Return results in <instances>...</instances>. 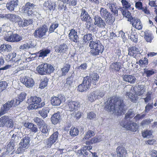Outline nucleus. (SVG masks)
<instances>
[{"instance_id":"c03bdc74","label":"nucleus","mask_w":157,"mask_h":157,"mask_svg":"<svg viewBox=\"0 0 157 157\" xmlns=\"http://www.w3.org/2000/svg\"><path fill=\"white\" fill-rule=\"evenodd\" d=\"M50 50L48 49H44L41 50L39 52V57L44 58L47 56V55L50 53Z\"/></svg>"},{"instance_id":"49530a36","label":"nucleus","mask_w":157,"mask_h":157,"mask_svg":"<svg viewBox=\"0 0 157 157\" xmlns=\"http://www.w3.org/2000/svg\"><path fill=\"white\" fill-rule=\"evenodd\" d=\"M26 94L25 92L21 93L18 96V100L17 99H14L16 103L18 105L20 104L25 99Z\"/></svg>"},{"instance_id":"7c9ffc66","label":"nucleus","mask_w":157,"mask_h":157,"mask_svg":"<svg viewBox=\"0 0 157 157\" xmlns=\"http://www.w3.org/2000/svg\"><path fill=\"white\" fill-rule=\"evenodd\" d=\"M46 63L41 64L38 66L36 68V71L38 73L41 75L45 74L47 66Z\"/></svg>"},{"instance_id":"dca6fc26","label":"nucleus","mask_w":157,"mask_h":157,"mask_svg":"<svg viewBox=\"0 0 157 157\" xmlns=\"http://www.w3.org/2000/svg\"><path fill=\"white\" fill-rule=\"evenodd\" d=\"M51 104L54 106L59 105L62 102L65 101V98L63 96L59 95L58 97H52L51 100Z\"/></svg>"},{"instance_id":"bb28decb","label":"nucleus","mask_w":157,"mask_h":157,"mask_svg":"<svg viewBox=\"0 0 157 157\" xmlns=\"http://www.w3.org/2000/svg\"><path fill=\"white\" fill-rule=\"evenodd\" d=\"M122 78L124 81L131 84L135 83L136 81V77L132 75H125L123 76Z\"/></svg>"},{"instance_id":"a211bd4d","label":"nucleus","mask_w":157,"mask_h":157,"mask_svg":"<svg viewBox=\"0 0 157 157\" xmlns=\"http://www.w3.org/2000/svg\"><path fill=\"white\" fill-rule=\"evenodd\" d=\"M21 82L28 88L33 86L34 84L33 79L28 77H24L22 78L21 80Z\"/></svg>"},{"instance_id":"e433bc0d","label":"nucleus","mask_w":157,"mask_h":157,"mask_svg":"<svg viewBox=\"0 0 157 157\" xmlns=\"http://www.w3.org/2000/svg\"><path fill=\"white\" fill-rule=\"evenodd\" d=\"M55 4L54 3L50 4L48 2H45L44 4L43 9L44 10H53L55 8Z\"/></svg>"},{"instance_id":"a18cd8bd","label":"nucleus","mask_w":157,"mask_h":157,"mask_svg":"<svg viewBox=\"0 0 157 157\" xmlns=\"http://www.w3.org/2000/svg\"><path fill=\"white\" fill-rule=\"evenodd\" d=\"M144 38L146 40L147 42H151L153 38L152 34L146 31L144 32Z\"/></svg>"},{"instance_id":"052dcab7","label":"nucleus","mask_w":157,"mask_h":157,"mask_svg":"<svg viewBox=\"0 0 157 157\" xmlns=\"http://www.w3.org/2000/svg\"><path fill=\"white\" fill-rule=\"evenodd\" d=\"M48 79L46 77H44L41 80V82L40 85V87L41 89H44L47 85Z\"/></svg>"},{"instance_id":"f704fd0d","label":"nucleus","mask_w":157,"mask_h":157,"mask_svg":"<svg viewBox=\"0 0 157 157\" xmlns=\"http://www.w3.org/2000/svg\"><path fill=\"white\" fill-rule=\"evenodd\" d=\"M97 98H98V93L97 91H93L88 96V100L90 102L95 101Z\"/></svg>"},{"instance_id":"ddd939ff","label":"nucleus","mask_w":157,"mask_h":157,"mask_svg":"<svg viewBox=\"0 0 157 157\" xmlns=\"http://www.w3.org/2000/svg\"><path fill=\"white\" fill-rule=\"evenodd\" d=\"M121 125L127 129L132 132H135L138 128V127L136 123L132 121L128 122L127 123L124 121L120 123Z\"/></svg>"},{"instance_id":"4be33fe9","label":"nucleus","mask_w":157,"mask_h":157,"mask_svg":"<svg viewBox=\"0 0 157 157\" xmlns=\"http://www.w3.org/2000/svg\"><path fill=\"white\" fill-rule=\"evenodd\" d=\"M131 19L130 21L132 26L138 30L141 29L142 25L141 23L140 19L135 17Z\"/></svg>"},{"instance_id":"72a5a7b5","label":"nucleus","mask_w":157,"mask_h":157,"mask_svg":"<svg viewBox=\"0 0 157 157\" xmlns=\"http://www.w3.org/2000/svg\"><path fill=\"white\" fill-rule=\"evenodd\" d=\"M123 7H120V8H124V10H132L134 9L133 7H131V2L128 1V0H124L121 1Z\"/></svg>"},{"instance_id":"37998d69","label":"nucleus","mask_w":157,"mask_h":157,"mask_svg":"<svg viewBox=\"0 0 157 157\" xmlns=\"http://www.w3.org/2000/svg\"><path fill=\"white\" fill-rule=\"evenodd\" d=\"M125 95L131 99V101L133 102H136L138 99V97L137 95L133 94L131 92H126Z\"/></svg>"},{"instance_id":"58836bf2","label":"nucleus","mask_w":157,"mask_h":157,"mask_svg":"<svg viewBox=\"0 0 157 157\" xmlns=\"http://www.w3.org/2000/svg\"><path fill=\"white\" fill-rule=\"evenodd\" d=\"M14 16V14H0V17L4 19H9L10 21L13 22L14 19H13Z\"/></svg>"},{"instance_id":"2f4dec72","label":"nucleus","mask_w":157,"mask_h":157,"mask_svg":"<svg viewBox=\"0 0 157 157\" xmlns=\"http://www.w3.org/2000/svg\"><path fill=\"white\" fill-rule=\"evenodd\" d=\"M90 79H91L92 84L95 86L99 79V75L96 72H93L90 74Z\"/></svg>"},{"instance_id":"f03ea898","label":"nucleus","mask_w":157,"mask_h":157,"mask_svg":"<svg viewBox=\"0 0 157 157\" xmlns=\"http://www.w3.org/2000/svg\"><path fill=\"white\" fill-rule=\"evenodd\" d=\"M91 49L90 53L92 56H96L102 53L104 50V47L99 40H92L89 43Z\"/></svg>"},{"instance_id":"c85d7f7f","label":"nucleus","mask_w":157,"mask_h":157,"mask_svg":"<svg viewBox=\"0 0 157 157\" xmlns=\"http://www.w3.org/2000/svg\"><path fill=\"white\" fill-rule=\"evenodd\" d=\"M128 38L135 43H137L138 40V35L135 32V30H133L132 28L128 33Z\"/></svg>"},{"instance_id":"aec40b11","label":"nucleus","mask_w":157,"mask_h":157,"mask_svg":"<svg viewBox=\"0 0 157 157\" xmlns=\"http://www.w3.org/2000/svg\"><path fill=\"white\" fill-rule=\"evenodd\" d=\"M80 17L81 20L83 21H85L86 22L90 20H92L85 8H83L81 9Z\"/></svg>"},{"instance_id":"423d86ee","label":"nucleus","mask_w":157,"mask_h":157,"mask_svg":"<svg viewBox=\"0 0 157 157\" xmlns=\"http://www.w3.org/2000/svg\"><path fill=\"white\" fill-rule=\"evenodd\" d=\"M30 138L26 136L23 138L19 143V147L16 151L17 154L23 153L29 146Z\"/></svg>"},{"instance_id":"5fc2aeb1","label":"nucleus","mask_w":157,"mask_h":157,"mask_svg":"<svg viewBox=\"0 0 157 157\" xmlns=\"http://www.w3.org/2000/svg\"><path fill=\"white\" fill-rule=\"evenodd\" d=\"M8 57L9 58V59L13 61L16 63H17L18 64L19 62L20 61V59H18L17 60H16L15 58L16 56V53L13 52L12 53H10V54L8 55Z\"/></svg>"},{"instance_id":"0e129e2a","label":"nucleus","mask_w":157,"mask_h":157,"mask_svg":"<svg viewBox=\"0 0 157 157\" xmlns=\"http://www.w3.org/2000/svg\"><path fill=\"white\" fill-rule=\"evenodd\" d=\"M145 91L144 86L142 85H138V89L137 92V95L140 96L143 94Z\"/></svg>"},{"instance_id":"e2e57ef3","label":"nucleus","mask_w":157,"mask_h":157,"mask_svg":"<svg viewBox=\"0 0 157 157\" xmlns=\"http://www.w3.org/2000/svg\"><path fill=\"white\" fill-rule=\"evenodd\" d=\"M33 120L34 122L39 126L43 125L44 123V122L42 119L38 117H35Z\"/></svg>"},{"instance_id":"b1692460","label":"nucleus","mask_w":157,"mask_h":157,"mask_svg":"<svg viewBox=\"0 0 157 157\" xmlns=\"http://www.w3.org/2000/svg\"><path fill=\"white\" fill-rule=\"evenodd\" d=\"M117 154V157H126L127 156V151L124 147L118 146L116 149Z\"/></svg>"},{"instance_id":"603ef678","label":"nucleus","mask_w":157,"mask_h":157,"mask_svg":"<svg viewBox=\"0 0 157 157\" xmlns=\"http://www.w3.org/2000/svg\"><path fill=\"white\" fill-rule=\"evenodd\" d=\"M136 63L139 64L140 66L141 67H144L148 64V59L147 58L144 57L139 60L138 62H136Z\"/></svg>"},{"instance_id":"bf43d9fd","label":"nucleus","mask_w":157,"mask_h":157,"mask_svg":"<svg viewBox=\"0 0 157 157\" xmlns=\"http://www.w3.org/2000/svg\"><path fill=\"white\" fill-rule=\"evenodd\" d=\"M22 40V37L17 34H13V42H18Z\"/></svg>"},{"instance_id":"f8f14e48","label":"nucleus","mask_w":157,"mask_h":157,"mask_svg":"<svg viewBox=\"0 0 157 157\" xmlns=\"http://www.w3.org/2000/svg\"><path fill=\"white\" fill-rule=\"evenodd\" d=\"M59 134L57 131L54 132L49 138L45 141L44 143L48 147H50L53 144L56 142Z\"/></svg>"},{"instance_id":"09e8293b","label":"nucleus","mask_w":157,"mask_h":157,"mask_svg":"<svg viewBox=\"0 0 157 157\" xmlns=\"http://www.w3.org/2000/svg\"><path fill=\"white\" fill-rule=\"evenodd\" d=\"M83 43H86L88 41L93 39V36L91 34L87 33L85 34L82 37Z\"/></svg>"},{"instance_id":"c756f323","label":"nucleus","mask_w":157,"mask_h":157,"mask_svg":"<svg viewBox=\"0 0 157 157\" xmlns=\"http://www.w3.org/2000/svg\"><path fill=\"white\" fill-rule=\"evenodd\" d=\"M61 118V117L60 115V113L58 112L55 113L52 116L51 118V121L53 124H55L59 122Z\"/></svg>"},{"instance_id":"13d9d810","label":"nucleus","mask_w":157,"mask_h":157,"mask_svg":"<svg viewBox=\"0 0 157 157\" xmlns=\"http://www.w3.org/2000/svg\"><path fill=\"white\" fill-rule=\"evenodd\" d=\"M58 26V24L56 22L52 23L49 28L48 33H50L53 32L55 29L57 28Z\"/></svg>"},{"instance_id":"1a4fd4ad","label":"nucleus","mask_w":157,"mask_h":157,"mask_svg":"<svg viewBox=\"0 0 157 157\" xmlns=\"http://www.w3.org/2000/svg\"><path fill=\"white\" fill-rule=\"evenodd\" d=\"M48 30L47 26L45 25L37 28L34 31L33 35L36 38H43L45 36L46 33Z\"/></svg>"},{"instance_id":"864d4df0","label":"nucleus","mask_w":157,"mask_h":157,"mask_svg":"<svg viewBox=\"0 0 157 157\" xmlns=\"http://www.w3.org/2000/svg\"><path fill=\"white\" fill-rule=\"evenodd\" d=\"M155 73L153 69H148L147 68H144V74H145L147 77H150Z\"/></svg>"},{"instance_id":"79ce46f5","label":"nucleus","mask_w":157,"mask_h":157,"mask_svg":"<svg viewBox=\"0 0 157 157\" xmlns=\"http://www.w3.org/2000/svg\"><path fill=\"white\" fill-rule=\"evenodd\" d=\"M49 112V110L48 108H44L39 111V113L43 118H45L48 116V114Z\"/></svg>"},{"instance_id":"de8ad7c7","label":"nucleus","mask_w":157,"mask_h":157,"mask_svg":"<svg viewBox=\"0 0 157 157\" xmlns=\"http://www.w3.org/2000/svg\"><path fill=\"white\" fill-rule=\"evenodd\" d=\"M79 130L78 129L75 127H72L69 131L70 135L73 137H74L77 136Z\"/></svg>"},{"instance_id":"393cba45","label":"nucleus","mask_w":157,"mask_h":157,"mask_svg":"<svg viewBox=\"0 0 157 157\" xmlns=\"http://www.w3.org/2000/svg\"><path fill=\"white\" fill-rule=\"evenodd\" d=\"M123 66L121 63L115 62L112 63L110 66V69L113 72L118 71Z\"/></svg>"},{"instance_id":"9b49d317","label":"nucleus","mask_w":157,"mask_h":157,"mask_svg":"<svg viewBox=\"0 0 157 157\" xmlns=\"http://www.w3.org/2000/svg\"><path fill=\"white\" fill-rule=\"evenodd\" d=\"M92 148V146H86L83 147L82 148L78 151L77 155L81 157H88L91 155V152L90 151Z\"/></svg>"},{"instance_id":"69168bd1","label":"nucleus","mask_w":157,"mask_h":157,"mask_svg":"<svg viewBox=\"0 0 157 157\" xmlns=\"http://www.w3.org/2000/svg\"><path fill=\"white\" fill-rule=\"evenodd\" d=\"M95 134L94 132L90 130H88L83 139H88L90 137L94 136Z\"/></svg>"},{"instance_id":"6ab92c4d","label":"nucleus","mask_w":157,"mask_h":157,"mask_svg":"<svg viewBox=\"0 0 157 157\" xmlns=\"http://www.w3.org/2000/svg\"><path fill=\"white\" fill-rule=\"evenodd\" d=\"M69 39L71 41L75 43H77L79 41V37L77 32L75 30L71 29L68 35Z\"/></svg>"},{"instance_id":"680f3d73","label":"nucleus","mask_w":157,"mask_h":157,"mask_svg":"<svg viewBox=\"0 0 157 157\" xmlns=\"http://www.w3.org/2000/svg\"><path fill=\"white\" fill-rule=\"evenodd\" d=\"M46 65L47 67L46 70V73L50 74L52 73L55 70V69L50 64L46 63Z\"/></svg>"},{"instance_id":"4468645a","label":"nucleus","mask_w":157,"mask_h":157,"mask_svg":"<svg viewBox=\"0 0 157 157\" xmlns=\"http://www.w3.org/2000/svg\"><path fill=\"white\" fill-rule=\"evenodd\" d=\"M66 107H68V109L71 111H73L80 106L79 102L76 101H73L70 99L67 100L66 102Z\"/></svg>"},{"instance_id":"7ed1b4c3","label":"nucleus","mask_w":157,"mask_h":157,"mask_svg":"<svg viewBox=\"0 0 157 157\" xmlns=\"http://www.w3.org/2000/svg\"><path fill=\"white\" fill-rule=\"evenodd\" d=\"M41 99L36 96L31 97L28 99L27 103L29 105V108L31 109H36L39 108H41L45 105L43 102L40 103Z\"/></svg>"},{"instance_id":"a878e982","label":"nucleus","mask_w":157,"mask_h":157,"mask_svg":"<svg viewBox=\"0 0 157 157\" xmlns=\"http://www.w3.org/2000/svg\"><path fill=\"white\" fill-rule=\"evenodd\" d=\"M68 48L67 45L65 44H61L60 45L56 46L55 48V51L58 53H65L68 50Z\"/></svg>"},{"instance_id":"774afa93","label":"nucleus","mask_w":157,"mask_h":157,"mask_svg":"<svg viewBox=\"0 0 157 157\" xmlns=\"http://www.w3.org/2000/svg\"><path fill=\"white\" fill-rule=\"evenodd\" d=\"M18 136H17L16 134H13L11 137L10 140L9 142L13 143L15 144L18 142Z\"/></svg>"},{"instance_id":"c9c22d12","label":"nucleus","mask_w":157,"mask_h":157,"mask_svg":"<svg viewBox=\"0 0 157 157\" xmlns=\"http://www.w3.org/2000/svg\"><path fill=\"white\" fill-rule=\"evenodd\" d=\"M13 35L12 31L6 32L4 36V39L6 41L13 42Z\"/></svg>"},{"instance_id":"f3484780","label":"nucleus","mask_w":157,"mask_h":157,"mask_svg":"<svg viewBox=\"0 0 157 157\" xmlns=\"http://www.w3.org/2000/svg\"><path fill=\"white\" fill-rule=\"evenodd\" d=\"M141 54L139 49L136 46L130 47L128 48V55L136 58Z\"/></svg>"},{"instance_id":"8fccbe9b","label":"nucleus","mask_w":157,"mask_h":157,"mask_svg":"<svg viewBox=\"0 0 157 157\" xmlns=\"http://www.w3.org/2000/svg\"><path fill=\"white\" fill-rule=\"evenodd\" d=\"M66 82L64 85L65 88H68L70 87L73 83V77L71 75L67 78L66 79Z\"/></svg>"},{"instance_id":"f257e3e1","label":"nucleus","mask_w":157,"mask_h":157,"mask_svg":"<svg viewBox=\"0 0 157 157\" xmlns=\"http://www.w3.org/2000/svg\"><path fill=\"white\" fill-rule=\"evenodd\" d=\"M124 106L122 98L115 97L107 101L105 105V109L108 111L118 113L121 115L124 113Z\"/></svg>"},{"instance_id":"cd10ccee","label":"nucleus","mask_w":157,"mask_h":157,"mask_svg":"<svg viewBox=\"0 0 157 157\" xmlns=\"http://www.w3.org/2000/svg\"><path fill=\"white\" fill-rule=\"evenodd\" d=\"M17 0H13L6 4V7L7 9L11 11L14 10L15 8L18 5Z\"/></svg>"},{"instance_id":"20e7f679","label":"nucleus","mask_w":157,"mask_h":157,"mask_svg":"<svg viewBox=\"0 0 157 157\" xmlns=\"http://www.w3.org/2000/svg\"><path fill=\"white\" fill-rule=\"evenodd\" d=\"M101 17L105 19L106 22L109 25L112 24L115 21V18L109 12L104 8L101 7L99 10Z\"/></svg>"},{"instance_id":"4d7b16f0","label":"nucleus","mask_w":157,"mask_h":157,"mask_svg":"<svg viewBox=\"0 0 157 157\" xmlns=\"http://www.w3.org/2000/svg\"><path fill=\"white\" fill-rule=\"evenodd\" d=\"M64 4H69V5L75 6L77 4L76 0H60Z\"/></svg>"},{"instance_id":"473e14b6","label":"nucleus","mask_w":157,"mask_h":157,"mask_svg":"<svg viewBox=\"0 0 157 157\" xmlns=\"http://www.w3.org/2000/svg\"><path fill=\"white\" fill-rule=\"evenodd\" d=\"M119 10L121 12L123 16L128 19V21H131V19L133 18L131 16L130 12L128 11V10H124V8H119Z\"/></svg>"},{"instance_id":"ea45409f","label":"nucleus","mask_w":157,"mask_h":157,"mask_svg":"<svg viewBox=\"0 0 157 157\" xmlns=\"http://www.w3.org/2000/svg\"><path fill=\"white\" fill-rule=\"evenodd\" d=\"M24 126L32 132H36L37 131V128L36 125L29 123H25L24 124Z\"/></svg>"},{"instance_id":"5701e85b","label":"nucleus","mask_w":157,"mask_h":157,"mask_svg":"<svg viewBox=\"0 0 157 157\" xmlns=\"http://www.w3.org/2000/svg\"><path fill=\"white\" fill-rule=\"evenodd\" d=\"M107 7L108 8L110 11L114 14L118 15V8L116 3L114 2L113 3L109 2L106 4Z\"/></svg>"},{"instance_id":"0eeeda50","label":"nucleus","mask_w":157,"mask_h":157,"mask_svg":"<svg viewBox=\"0 0 157 157\" xmlns=\"http://www.w3.org/2000/svg\"><path fill=\"white\" fill-rule=\"evenodd\" d=\"M13 126V122L11 117L4 116L0 118V127L12 128Z\"/></svg>"},{"instance_id":"2eb2a0df","label":"nucleus","mask_w":157,"mask_h":157,"mask_svg":"<svg viewBox=\"0 0 157 157\" xmlns=\"http://www.w3.org/2000/svg\"><path fill=\"white\" fill-rule=\"evenodd\" d=\"M94 25L99 28H105L106 25V22L100 16L96 15L94 17Z\"/></svg>"},{"instance_id":"a19ab883","label":"nucleus","mask_w":157,"mask_h":157,"mask_svg":"<svg viewBox=\"0 0 157 157\" xmlns=\"http://www.w3.org/2000/svg\"><path fill=\"white\" fill-rule=\"evenodd\" d=\"M11 46L9 44H1L0 45V53L6 51L8 52L11 50Z\"/></svg>"},{"instance_id":"4c0bfd02","label":"nucleus","mask_w":157,"mask_h":157,"mask_svg":"<svg viewBox=\"0 0 157 157\" xmlns=\"http://www.w3.org/2000/svg\"><path fill=\"white\" fill-rule=\"evenodd\" d=\"M92 20H90L86 22L85 24L86 28L90 32H95L97 30L96 29V27L95 25H93L92 23Z\"/></svg>"},{"instance_id":"3c124183","label":"nucleus","mask_w":157,"mask_h":157,"mask_svg":"<svg viewBox=\"0 0 157 157\" xmlns=\"http://www.w3.org/2000/svg\"><path fill=\"white\" fill-rule=\"evenodd\" d=\"M40 128V130L42 133L44 134H47V136L48 135V133L49 132V129L48 128V125L44 123L43 125H42Z\"/></svg>"},{"instance_id":"6e6552de","label":"nucleus","mask_w":157,"mask_h":157,"mask_svg":"<svg viewBox=\"0 0 157 157\" xmlns=\"http://www.w3.org/2000/svg\"><path fill=\"white\" fill-rule=\"evenodd\" d=\"M91 83V79L87 76L84 78L82 83L78 86V90L82 92L86 91L90 88Z\"/></svg>"},{"instance_id":"412c9836","label":"nucleus","mask_w":157,"mask_h":157,"mask_svg":"<svg viewBox=\"0 0 157 157\" xmlns=\"http://www.w3.org/2000/svg\"><path fill=\"white\" fill-rule=\"evenodd\" d=\"M71 65L69 63H65L60 70H58L57 73L59 77L65 76L70 70Z\"/></svg>"},{"instance_id":"39448f33","label":"nucleus","mask_w":157,"mask_h":157,"mask_svg":"<svg viewBox=\"0 0 157 157\" xmlns=\"http://www.w3.org/2000/svg\"><path fill=\"white\" fill-rule=\"evenodd\" d=\"M36 6L33 3L28 2L23 6L22 9L29 16L35 17L38 14L36 10Z\"/></svg>"},{"instance_id":"6e6d98bb","label":"nucleus","mask_w":157,"mask_h":157,"mask_svg":"<svg viewBox=\"0 0 157 157\" xmlns=\"http://www.w3.org/2000/svg\"><path fill=\"white\" fill-rule=\"evenodd\" d=\"M6 146V150L7 152H10L12 151L14 148L15 144L13 143H11L10 142H8Z\"/></svg>"},{"instance_id":"338daca9","label":"nucleus","mask_w":157,"mask_h":157,"mask_svg":"<svg viewBox=\"0 0 157 157\" xmlns=\"http://www.w3.org/2000/svg\"><path fill=\"white\" fill-rule=\"evenodd\" d=\"M32 23V21L30 20H21L20 25L22 26H25Z\"/></svg>"},{"instance_id":"9d476101","label":"nucleus","mask_w":157,"mask_h":157,"mask_svg":"<svg viewBox=\"0 0 157 157\" xmlns=\"http://www.w3.org/2000/svg\"><path fill=\"white\" fill-rule=\"evenodd\" d=\"M15 105H17L14 99H12L8 101L2 106L0 110V117L1 115L4 114L7 111Z\"/></svg>"}]
</instances>
